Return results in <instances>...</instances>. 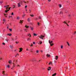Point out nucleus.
Listing matches in <instances>:
<instances>
[{
  "instance_id": "1",
  "label": "nucleus",
  "mask_w": 76,
  "mask_h": 76,
  "mask_svg": "<svg viewBox=\"0 0 76 76\" xmlns=\"http://www.w3.org/2000/svg\"><path fill=\"white\" fill-rule=\"evenodd\" d=\"M38 37H39V38L40 39H43V38H44V36L41 35L40 36V37H39V36Z\"/></svg>"
},
{
  "instance_id": "2",
  "label": "nucleus",
  "mask_w": 76,
  "mask_h": 76,
  "mask_svg": "<svg viewBox=\"0 0 76 76\" xmlns=\"http://www.w3.org/2000/svg\"><path fill=\"white\" fill-rule=\"evenodd\" d=\"M10 47L11 49H12L13 48V46H12V45H10Z\"/></svg>"
},
{
  "instance_id": "3",
  "label": "nucleus",
  "mask_w": 76,
  "mask_h": 76,
  "mask_svg": "<svg viewBox=\"0 0 76 76\" xmlns=\"http://www.w3.org/2000/svg\"><path fill=\"white\" fill-rule=\"evenodd\" d=\"M30 28H31V31H33L34 30V28L31 27V26H30Z\"/></svg>"
},
{
  "instance_id": "4",
  "label": "nucleus",
  "mask_w": 76,
  "mask_h": 76,
  "mask_svg": "<svg viewBox=\"0 0 76 76\" xmlns=\"http://www.w3.org/2000/svg\"><path fill=\"white\" fill-rule=\"evenodd\" d=\"M21 6L20 4V3H19L18 4V7H20Z\"/></svg>"
},
{
  "instance_id": "5",
  "label": "nucleus",
  "mask_w": 76,
  "mask_h": 76,
  "mask_svg": "<svg viewBox=\"0 0 76 76\" xmlns=\"http://www.w3.org/2000/svg\"><path fill=\"white\" fill-rule=\"evenodd\" d=\"M49 42L50 43V44H51V43H53V41H51V42H50V40H49Z\"/></svg>"
},
{
  "instance_id": "6",
  "label": "nucleus",
  "mask_w": 76,
  "mask_h": 76,
  "mask_svg": "<svg viewBox=\"0 0 76 76\" xmlns=\"http://www.w3.org/2000/svg\"><path fill=\"white\" fill-rule=\"evenodd\" d=\"M23 20H20V23H23Z\"/></svg>"
},
{
  "instance_id": "7",
  "label": "nucleus",
  "mask_w": 76,
  "mask_h": 76,
  "mask_svg": "<svg viewBox=\"0 0 76 76\" xmlns=\"http://www.w3.org/2000/svg\"><path fill=\"white\" fill-rule=\"evenodd\" d=\"M27 35L28 37L30 36V37H31V35L30 34H28Z\"/></svg>"
},
{
  "instance_id": "8",
  "label": "nucleus",
  "mask_w": 76,
  "mask_h": 76,
  "mask_svg": "<svg viewBox=\"0 0 76 76\" xmlns=\"http://www.w3.org/2000/svg\"><path fill=\"white\" fill-rule=\"evenodd\" d=\"M51 67H49L48 68V70H51Z\"/></svg>"
},
{
  "instance_id": "9",
  "label": "nucleus",
  "mask_w": 76,
  "mask_h": 76,
  "mask_svg": "<svg viewBox=\"0 0 76 76\" xmlns=\"http://www.w3.org/2000/svg\"><path fill=\"white\" fill-rule=\"evenodd\" d=\"M7 67L8 68H10V65H8L7 66H6V67Z\"/></svg>"
},
{
  "instance_id": "10",
  "label": "nucleus",
  "mask_w": 76,
  "mask_h": 76,
  "mask_svg": "<svg viewBox=\"0 0 76 76\" xmlns=\"http://www.w3.org/2000/svg\"><path fill=\"white\" fill-rule=\"evenodd\" d=\"M26 16V14H24L23 15H22V18H24L25 17V16Z\"/></svg>"
},
{
  "instance_id": "11",
  "label": "nucleus",
  "mask_w": 76,
  "mask_h": 76,
  "mask_svg": "<svg viewBox=\"0 0 76 76\" xmlns=\"http://www.w3.org/2000/svg\"><path fill=\"white\" fill-rule=\"evenodd\" d=\"M58 57L57 56H56L55 57L56 60H57V59H58Z\"/></svg>"
},
{
  "instance_id": "12",
  "label": "nucleus",
  "mask_w": 76,
  "mask_h": 76,
  "mask_svg": "<svg viewBox=\"0 0 76 76\" xmlns=\"http://www.w3.org/2000/svg\"><path fill=\"white\" fill-rule=\"evenodd\" d=\"M19 19H20V18L18 16H17V20H19Z\"/></svg>"
},
{
  "instance_id": "13",
  "label": "nucleus",
  "mask_w": 76,
  "mask_h": 76,
  "mask_svg": "<svg viewBox=\"0 0 76 76\" xmlns=\"http://www.w3.org/2000/svg\"><path fill=\"white\" fill-rule=\"evenodd\" d=\"M47 56H48V57H50V55H49L48 54H47Z\"/></svg>"
},
{
  "instance_id": "14",
  "label": "nucleus",
  "mask_w": 76,
  "mask_h": 76,
  "mask_svg": "<svg viewBox=\"0 0 76 76\" xmlns=\"http://www.w3.org/2000/svg\"><path fill=\"white\" fill-rule=\"evenodd\" d=\"M8 63H10V64L12 63V61L11 60H10L8 61Z\"/></svg>"
},
{
  "instance_id": "15",
  "label": "nucleus",
  "mask_w": 76,
  "mask_h": 76,
  "mask_svg": "<svg viewBox=\"0 0 76 76\" xmlns=\"http://www.w3.org/2000/svg\"><path fill=\"white\" fill-rule=\"evenodd\" d=\"M49 65L50 64H53V63H52V62H50L49 64Z\"/></svg>"
},
{
  "instance_id": "16",
  "label": "nucleus",
  "mask_w": 76,
  "mask_h": 76,
  "mask_svg": "<svg viewBox=\"0 0 76 76\" xmlns=\"http://www.w3.org/2000/svg\"><path fill=\"white\" fill-rule=\"evenodd\" d=\"M30 19H29V18H28V19H27V21L28 22H30Z\"/></svg>"
},
{
  "instance_id": "17",
  "label": "nucleus",
  "mask_w": 76,
  "mask_h": 76,
  "mask_svg": "<svg viewBox=\"0 0 76 76\" xmlns=\"http://www.w3.org/2000/svg\"><path fill=\"white\" fill-rule=\"evenodd\" d=\"M59 7H60V8H61V4H59Z\"/></svg>"
},
{
  "instance_id": "18",
  "label": "nucleus",
  "mask_w": 76,
  "mask_h": 76,
  "mask_svg": "<svg viewBox=\"0 0 76 76\" xmlns=\"http://www.w3.org/2000/svg\"><path fill=\"white\" fill-rule=\"evenodd\" d=\"M33 34L34 35V36H37V35H38L37 34H35V33H34Z\"/></svg>"
},
{
  "instance_id": "19",
  "label": "nucleus",
  "mask_w": 76,
  "mask_h": 76,
  "mask_svg": "<svg viewBox=\"0 0 76 76\" xmlns=\"http://www.w3.org/2000/svg\"><path fill=\"white\" fill-rule=\"evenodd\" d=\"M7 35H9V36H11V35H12V34H7Z\"/></svg>"
},
{
  "instance_id": "20",
  "label": "nucleus",
  "mask_w": 76,
  "mask_h": 76,
  "mask_svg": "<svg viewBox=\"0 0 76 76\" xmlns=\"http://www.w3.org/2000/svg\"><path fill=\"white\" fill-rule=\"evenodd\" d=\"M27 40L28 41H29V40H31V39H30V38H28Z\"/></svg>"
},
{
  "instance_id": "21",
  "label": "nucleus",
  "mask_w": 76,
  "mask_h": 76,
  "mask_svg": "<svg viewBox=\"0 0 76 76\" xmlns=\"http://www.w3.org/2000/svg\"><path fill=\"white\" fill-rule=\"evenodd\" d=\"M67 43L68 46H70V44H69V42H67Z\"/></svg>"
},
{
  "instance_id": "22",
  "label": "nucleus",
  "mask_w": 76,
  "mask_h": 76,
  "mask_svg": "<svg viewBox=\"0 0 76 76\" xmlns=\"http://www.w3.org/2000/svg\"><path fill=\"white\" fill-rule=\"evenodd\" d=\"M42 42L41 41H40L39 42V44H42Z\"/></svg>"
},
{
  "instance_id": "23",
  "label": "nucleus",
  "mask_w": 76,
  "mask_h": 76,
  "mask_svg": "<svg viewBox=\"0 0 76 76\" xmlns=\"http://www.w3.org/2000/svg\"><path fill=\"white\" fill-rule=\"evenodd\" d=\"M19 49H20V51H22V48H19Z\"/></svg>"
},
{
  "instance_id": "24",
  "label": "nucleus",
  "mask_w": 76,
  "mask_h": 76,
  "mask_svg": "<svg viewBox=\"0 0 76 76\" xmlns=\"http://www.w3.org/2000/svg\"><path fill=\"white\" fill-rule=\"evenodd\" d=\"M53 45H54L53 43H52V44H50V46H53Z\"/></svg>"
},
{
  "instance_id": "25",
  "label": "nucleus",
  "mask_w": 76,
  "mask_h": 76,
  "mask_svg": "<svg viewBox=\"0 0 76 76\" xmlns=\"http://www.w3.org/2000/svg\"><path fill=\"white\" fill-rule=\"evenodd\" d=\"M5 41H7V42H8V39H5Z\"/></svg>"
},
{
  "instance_id": "26",
  "label": "nucleus",
  "mask_w": 76,
  "mask_h": 76,
  "mask_svg": "<svg viewBox=\"0 0 76 76\" xmlns=\"http://www.w3.org/2000/svg\"><path fill=\"white\" fill-rule=\"evenodd\" d=\"M9 30L11 31H12V28H9Z\"/></svg>"
},
{
  "instance_id": "27",
  "label": "nucleus",
  "mask_w": 76,
  "mask_h": 76,
  "mask_svg": "<svg viewBox=\"0 0 76 76\" xmlns=\"http://www.w3.org/2000/svg\"><path fill=\"white\" fill-rule=\"evenodd\" d=\"M63 23H65V24H66V25H67V23L66 22V21H64V22H63Z\"/></svg>"
},
{
  "instance_id": "28",
  "label": "nucleus",
  "mask_w": 76,
  "mask_h": 76,
  "mask_svg": "<svg viewBox=\"0 0 76 76\" xmlns=\"http://www.w3.org/2000/svg\"><path fill=\"white\" fill-rule=\"evenodd\" d=\"M63 12L61 11V12H60V14H63Z\"/></svg>"
},
{
  "instance_id": "29",
  "label": "nucleus",
  "mask_w": 76,
  "mask_h": 76,
  "mask_svg": "<svg viewBox=\"0 0 76 76\" xmlns=\"http://www.w3.org/2000/svg\"><path fill=\"white\" fill-rule=\"evenodd\" d=\"M19 42H15L16 44H18V43H19Z\"/></svg>"
},
{
  "instance_id": "30",
  "label": "nucleus",
  "mask_w": 76,
  "mask_h": 76,
  "mask_svg": "<svg viewBox=\"0 0 76 76\" xmlns=\"http://www.w3.org/2000/svg\"><path fill=\"white\" fill-rule=\"evenodd\" d=\"M13 18V17L12 16H9L8 18Z\"/></svg>"
},
{
  "instance_id": "31",
  "label": "nucleus",
  "mask_w": 76,
  "mask_h": 76,
  "mask_svg": "<svg viewBox=\"0 0 76 76\" xmlns=\"http://www.w3.org/2000/svg\"><path fill=\"white\" fill-rule=\"evenodd\" d=\"M65 58H66V56L64 55L63 58L64 59H65Z\"/></svg>"
},
{
  "instance_id": "32",
  "label": "nucleus",
  "mask_w": 76,
  "mask_h": 76,
  "mask_svg": "<svg viewBox=\"0 0 76 76\" xmlns=\"http://www.w3.org/2000/svg\"><path fill=\"white\" fill-rule=\"evenodd\" d=\"M3 3V1H0V3L1 4L2 3Z\"/></svg>"
},
{
  "instance_id": "33",
  "label": "nucleus",
  "mask_w": 76,
  "mask_h": 76,
  "mask_svg": "<svg viewBox=\"0 0 76 76\" xmlns=\"http://www.w3.org/2000/svg\"><path fill=\"white\" fill-rule=\"evenodd\" d=\"M3 21L4 22H6V20H5V19H3Z\"/></svg>"
},
{
  "instance_id": "34",
  "label": "nucleus",
  "mask_w": 76,
  "mask_h": 76,
  "mask_svg": "<svg viewBox=\"0 0 76 76\" xmlns=\"http://www.w3.org/2000/svg\"><path fill=\"white\" fill-rule=\"evenodd\" d=\"M15 62L16 63V64H17V63H18V60H16V61Z\"/></svg>"
},
{
  "instance_id": "35",
  "label": "nucleus",
  "mask_w": 76,
  "mask_h": 76,
  "mask_svg": "<svg viewBox=\"0 0 76 76\" xmlns=\"http://www.w3.org/2000/svg\"><path fill=\"white\" fill-rule=\"evenodd\" d=\"M63 45H61V48L62 49L63 48Z\"/></svg>"
},
{
  "instance_id": "36",
  "label": "nucleus",
  "mask_w": 76,
  "mask_h": 76,
  "mask_svg": "<svg viewBox=\"0 0 76 76\" xmlns=\"http://www.w3.org/2000/svg\"><path fill=\"white\" fill-rule=\"evenodd\" d=\"M31 16V17H33V16H34V15H30Z\"/></svg>"
},
{
  "instance_id": "37",
  "label": "nucleus",
  "mask_w": 76,
  "mask_h": 76,
  "mask_svg": "<svg viewBox=\"0 0 76 76\" xmlns=\"http://www.w3.org/2000/svg\"><path fill=\"white\" fill-rule=\"evenodd\" d=\"M39 18L41 19V17L40 16H39Z\"/></svg>"
},
{
  "instance_id": "38",
  "label": "nucleus",
  "mask_w": 76,
  "mask_h": 76,
  "mask_svg": "<svg viewBox=\"0 0 76 76\" xmlns=\"http://www.w3.org/2000/svg\"><path fill=\"white\" fill-rule=\"evenodd\" d=\"M5 72L4 71H3L2 72V74H4V73Z\"/></svg>"
},
{
  "instance_id": "39",
  "label": "nucleus",
  "mask_w": 76,
  "mask_h": 76,
  "mask_svg": "<svg viewBox=\"0 0 76 76\" xmlns=\"http://www.w3.org/2000/svg\"><path fill=\"white\" fill-rule=\"evenodd\" d=\"M5 11L6 13H7L8 12L7 10H5Z\"/></svg>"
},
{
  "instance_id": "40",
  "label": "nucleus",
  "mask_w": 76,
  "mask_h": 76,
  "mask_svg": "<svg viewBox=\"0 0 76 76\" xmlns=\"http://www.w3.org/2000/svg\"><path fill=\"white\" fill-rule=\"evenodd\" d=\"M36 52H37V53H38L39 52V50H37L36 51Z\"/></svg>"
},
{
  "instance_id": "41",
  "label": "nucleus",
  "mask_w": 76,
  "mask_h": 76,
  "mask_svg": "<svg viewBox=\"0 0 76 76\" xmlns=\"http://www.w3.org/2000/svg\"><path fill=\"white\" fill-rule=\"evenodd\" d=\"M37 24L39 26V23H38Z\"/></svg>"
},
{
  "instance_id": "42",
  "label": "nucleus",
  "mask_w": 76,
  "mask_h": 76,
  "mask_svg": "<svg viewBox=\"0 0 76 76\" xmlns=\"http://www.w3.org/2000/svg\"><path fill=\"white\" fill-rule=\"evenodd\" d=\"M29 11L30 12V13H31V10H29Z\"/></svg>"
},
{
  "instance_id": "43",
  "label": "nucleus",
  "mask_w": 76,
  "mask_h": 76,
  "mask_svg": "<svg viewBox=\"0 0 76 76\" xmlns=\"http://www.w3.org/2000/svg\"><path fill=\"white\" fill-rule=\"evenodd\" d=\"M7 9H8V7H6V10H7Z\"/></svg>"
},
{
  "instance_id": "44",
  "label": "nucleus",
  "mask_w": 76,
  "mask_h": 76,
  "mask_svg": "<svg viewBox=\"0 0 76 76\" xmlns=\"http://www.w3.org/2000/svg\"><path fill=\"white\" fill-rule=\"evenodd\" d=\"M27 8V5H26L25 6V8H26V9Z\"/></svg>"
},
{
  "instance_id": "45",
  "label": "nucleus",
  "mask_w": 76,
  "mask_h": 76,
  "mask_svg": "<svg viewBox=\"0 0 76 76\" xmlns=\"http://www.w3.org/2000/svg\"><path fill=\"white\" fill-rule=\"evenodd\" d=\"M76 34V31L74 32V34Z\"/></svg>"
},
{
  "instance_id": "46",
  "label": "nucleus",
  "mask_w": 76,
  "mask_h": 76,
  "mask_svg": "<svg viewBox=\"0 0 76 76\" xmlns=\"http://www.w3.org/2000/svg\"><path fill=\"white\" fill-rule=\"evenodd\" d=\"M20 4H22V1H20Z\"/></svg>"
},
{
  "instance_id": "47",
  "label": "nucleus",
  "mask_w": 76,
  "mask_h": 76,
  "mask_svg": "<svg viewBox=\"0 0 76 76\" xmlns=\"http://www.w3.org/2000/svg\"><path fill=\"white\" fill-rule=\"evenodd\" d=\"M51 0H48V1H49V2H50V1H51Z\"/></svg>"
},
{
  "instance_id": "48",
  "label": "nucleus",
  "mask_w": 76,
  "mask_h": 76,
  "mask_svg": "<svg viewBox=\"0 0 76 76\" xmlns=\"http://www.w3.org/2000/svg\"><path fill=\"white\" fill-rule=\"evenodd\" d=\"M54 63H57V61H54Z\"/></svg>"
},
{
  "instance_id": "49",
  "label": "nucleus",
  "mask_w": 76,
  "mask_h": 76,
  "mask_svg": "<svg viewBox=\"0 0 76 76\" xmlns=\"http://www.w3.org/2000/svg\"><path fill=\"white\" fill-rule=\"evenodd\" d=\"M2 44L3 45H5V43H2Z\"/></svg>"
},
{
  "instance_id": "50",
  "label": "nucleus",
  "mask_w": 76,
  "mask_h": 76,
  "mask_svg": "<svg viewBox=\"0 0 76 76\" xmlns=\"http://www.w3.org/2000/svg\"><path fill=\"white\" fill-rule=\"evenodd\" d=\"M33 44H35V42H33Z\"/></svg>"
},
{
  "instance_id": "51",
  "label": "nucleus",
  "mask_w": 76,
  "mask_h": 76,
  "mask_svg": "<svg viewBox=\"0 0 76 76\" xmlns=\"http://www.w3.org/2000/svg\"><path fill=\"white\" fill-rule=\"evenodd\" d=\"M12 15H13V12H12Z\"/></svg>"
},
{
  "instance_id": "52",
  "label": "nucleus",
  "mask_w": 76,
  "mask_h": 76,
  "mask_svg": "<svg viewBox=\"0 0 76 76\" xmlns=\"http://www.w3.org/2000/svg\"><path fill=\"white\" fill-rule=\"evenodd\" d=\"M12 41H14V39L13 38H12Z\"/></svg>"
},
{
  "instance_id": "53",
  "label": "nucleus",
  "mask_w": 76,
  "mask_h": 76,
  "mask_svg": "<svg viewBox=\"0 0 76 76\" xmlns=\"http://www.w3.org/2000/svg\"><path fill=\"white\" fill-rule=\"evenodd\" d=\"M38 18H36V19H35V20H38Z\"/></svg>"
},
{
  "instance_id": "54",
  "label": "nucleus",
  "mask_w": 76,
  "mask_h": 76,
  "mask_svg": "<svg viewBox=\"0 0 76 76\" xmlns=\"http://www.w3.org/2000/svg\"><path fill=\"white\" fill-rule=\"evenodd\" d=\"M16 56H19V54L18 53H17L16 55Z\"/></svg>"
},
{
  "instance_id": "55",
  "label": "nucleus",
  "mask_w": 76,
  "mask_h": 76,
  "mask_svg": "<svg viewBox=\"0 0 76 76\" xmlns=\"http://www.w3.org/2000/svg\"><path fill=\"white\" fill-rule=\"evenodd\" d=\"M29 28V26H28L26 28Z\"/></svg>"
},
{
  "instance_id": "56",
  "label": "nucleus",
  "mask_w": 76,
  "mask_h": 76,
  "mask_svg": "<svg viewBox=\"0 0 76 76\" xmlns=\"http://www.w3.org/2000/svg\"><path fill=\"white\" fill-rule=\"evenodd\" d=\"M25 27H26V28H27V26H26V25L25 26Z\"/></svg>"
},
{
  "instance_id": "57",
  "label": "nucleus",
  "mask_w": 76,
  "mask_h": 76,
  "mask_svg": "<svg viewBox=\"0 0 76 76\" xmlns=\"http://www.w3.org/2000/svg\"><path fill=\"white\" fill-rule=\"evenodd\" d=\"M31 46H33V45H32V43H31Z\"/></svg>"
},
{
  "instance_id": "58",
  "label": "nucleus",
  "mask_w": 76,
  "mask_h": 76,
  "mask_svg": "<svg viewBox=\"0 0 76 76\" xmlns=\"http://www.w3.org/2000/svg\"><path fill=\"white\" fill-rule=\"evenodd\" d=\"M13 6H14V8H15V5H13Z\"/></svg>"
},
{
  "instance_id": "59",
  "label": "nucleus",
  "mask_w": 76,
  "mask_h": 76,
  "mask_svg": "<svg viewBox=\"0 0 76 76\" xmlns=\"http://www.w3.org/2000/svg\"><path fill=\"white\" fill-rule=\"evenodd\" d=\"M10 8H11V7H10L9 8V10H10Z\"/></svg>"
},
{
  "instance_id": "60",
  "label": "nucleus",
  "mask_w": 76,
  "mask_h": 76,
  "mask_svg": "<svg viewBox=\"0 0 76 76\" xmlns=\"http://www.w3.org/2000/svg\"><path fill=\"white\" fill-rule=\"evenodd\" d=\"M31 52H32V50H30Z\"/></svg>"
},
{
  "instance_id": "61",
  "label": "nucleus",
  "mask_w": 76,
  "mask_h": 76,
  "mask_svg": "<svg viewBox=\"0 0 76 76\" xmlns=\"http://www.w3.org/2000/svg\"><path fill=\"white\" fill-rule=\"evenodd\" d=\"M23 2H24V3H26V2L25 1H24Z\"/></svg>"
},
{
  "instance_id": "62",
  "label": "nucleus",
  "mask_w": 76,
  "mask_h": 76,
  "mask_svg": "<svg viewBox=\"0 0 76 76\" xmlns=\"http://www.w3.org/2000/svg\"><path fill=\"white\" fill-rule=\"evenodd\" d=\"M4 7H7V6H4Z\"/></svg>"
},
{
  "instance_id": "63",
  "label": "nucleus",
  "mask_w": 76,
  "mask_h": 76,
  "mask_svg": "<svg viewBox=\"0 0 76 76\" xmlns=\"http://www.w3.org/2000/svg\"><path fill=\"white\" fill-rule=\"evenodd\" d=\"M70 15H69V16H70Z\"/></svg>"
},
{
  "instance_id": "64",
  "label": "nucleus",
  "mask_w": 76,
  "mask_h": 76,
  "mask_svg": "<svg viewBox=\"0 0 76 76\" xmlns=\"http://www.w3.org/2000/svg\"><path fill=\"white\" fill-rule=\"evenodd\" d=\"M18 39L17 38H16L15 39H16H16Z\"/></svg>"
}]
</instances>
